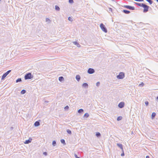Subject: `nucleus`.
Wrapping results in <instances>:
<instances>
[{
    "mask_svg": "<svg viewBox=\"0 0 158 158\" xmlns=\"http://www.w3.org/2000/svg\"><path fill=\"white\" fill-rule=\"evenodd\" d=\"M142 7L144 8L143 12L144 13H146L148 11L149 6L144 4H142Z\"/></svg>",
    "mask_w": 158,
    "mask_h": 158,
    "instance_id": "1",
    "label": "nucleus"
},
{
    "mask_svg": "<svg viewBox=\"0 0 158 158\" xmlns=\"http://www.w3.org/2000/svg\"><path fill=\"white\" fill-rule=\"evenodd\" d=\"M33 77V76L31 73H28L26 74L24 77L25 80L31 79Z\"/></svg>",
    "mask_w": 158,
    "mask_h": 158,
    "instance_id": "2",
    "label": "nucleus"
},
{
    "mask_svg": "<svg viewBox=\"0 0 158 158\" xmlns=\"http://www.w3.org/2000/svg\"><path fill=\"white\" fill-rule=\"evenodd\" d=\"M100 27L103 31L105 33L107 32V29L105 25L103 23H102L100 24Z\"/></svg>",
    "mask_w": 158,
    "mask_h": 158,
    "instance_id": "3",
    "label": "nucleus"
},
{
    "mask_svg": "<svg viewBox=\"0 0 158 158\" xmlns=\"http://www.w3.org/2000/svg\"><path fill=\"white\" fill-rule=\"evenodd\" d=\"M124 73L123 72H120L118 75L117 76V77L119 79H122L124 78Z\"/></svg>",
    "mask_w": 158,
    "mask_h": 158,
    "instance_id": "4",
    "label": "nucleus"
},
{
    "mask_svg": "<svg viewBox=\"0 0 158 158\" xmlns=\"http://www.w3.org/2000/svg\"><path fill=\"white\" fill-rule=\"evenodd\" d=\"M11 70H9L6 73L3 74L2 77L1 79L3 80L10 73Z\"/></svg>",
    "mask_w": 158,
    "mask_h": 158,
    "instance_id": "5",
    "label": "nucleus"
},
{
    "mask_svg": "<svg viewBox=\"0 0 158 158\" xmlns=\"http://www.w3.org/2000/svg\"><path fill=\"white\" fill-rule=\"evenodd\" d=\"M87 72L89 74H92L95 72V70L93 69L90 68L88 69Z\"/></svg>",
    "mask_w": 158,
    "mask_h": 158,
    "instance_id": "6",
    "label": "nucleus"
},
{
    "mask_svg": "<svg viewBox=\"0 0 158 158\" xmlns=\"http://www.w3.org/2000/svg\"><path fill=\"white\" fill-rule=\"evenodd\" d=\"M125 8L129 9V10H135V8L133 6H131L128 5H125L124 6Z\"/></svg>",
    "mask_w": 158,
    "mask_h": 158,
    "instance_id": "7",
    "label": "nucleus"
},
{
    "mask_svg": "<svg viewBox=\"0 0 158 158\" xmlns=\"http://www.w3.org/2000/svg\"><path fill=\"white\" fill-rule=\"evenodd\" d=\"M125 105L124 102H121L120 103H119L118 105V106L120 108H123L124 106Z\"/></svg>",
    "mask_w": 158,
    "mask_h": 158,
    "instance_id": "8",
    "label": "nucleus"
},
{
    "mask_svg": "<svg viewBox=\"0 0 158 158\" xmlns=\"http://www.w3.org/2000/svg\"><path fill=\"white\" fill-rule=\"evenodd\" d=\"M32 140V139L29 138L28 140H26L25 142H24L25 144H28L30 143Z\"/></svg>",
    "mask_w": 158,
    "mask_h": 158,
    "instance_id": "9",
    "label": "nucleus"
},
{
    "mask_svg": "<svg viewBox=\"0 0 158 158\" xmlns=\"http://www.w3.org/2000/svg\"><path fill=\"white\" fill-rule=\"evenodd\" d=\"M82 86L85 88H87L88 87V85L86 83H84L82 84Z\"/></svg>",
    "mask_w": 158,
    "mask_h": 158,
    "instance_id": "10",
    "label": "nucleus"
},
{
    "mask_svg": "<svg viewBox=\"0 0 158 158\" xmlns=\"http://www.w3.org/2000/svg\"><path fill=\"white\" fill-rule=\"evenodd\" d=\"M117 145L118 146L119 148H120L122 150L123 152V145L121 144L120 143H117Z\"/></svg>",
    "mask_w": 158,
    "mask_h": 158,
    "instance_id": "11",
    "label": "nucleus"
},
{
    "mask_svg": "<svg viewBox=\"0 0 158 158\" xmlns=\"http://www.w3.org/2000/svg\"><path fill=\"white\" fill-rule=\"evenodd\" d=\"M73 44L75 45H76L77 46V47H81L80 44L77 42L75 41L73 42Z\"/></svg>",
    "mask_w": 158,
    "mask_h": 158,
    "instance_id": "12",
    "label": "nucleus"
},
{
    "mask_svg": "<svg viewBox=\"0 0 158 158\" xmlns=\"http://www.w3.org/2000/svg\"><path fill=\"white\" fill-rule=\"evenodd\" d=\"M40 125V122L38 121H36L34 123V125L35 127L38 126Z\"/></svg>",
    "mask_w": 158,
    "mask_h": 158,
    "instance_id": "13",
    "label": "nucleus"
},
{
    "mask_svg": "<svg viewBox=\"0 0 158 158\" xmlns=\"http://www.w3.org/2000/svg\"><path fill=\"white\" fill-rule=\"evenodd\" d=\"M80 77L79 75H77L76 76V79L77 81H80Z\"/></svg>",
    "mask_w": 158,
    "mask_h": 158,
    "instance_id": "14",
    "label": "nucleus"
},
{
    "mask_svg": "<svg viewBox=\"0 0 158 158\" xmlns=\"http://www.w3.org/2000/svg\"><path fill=\"white\" fill-rule=\"evenodd\" d=\"M123 12L126 14H128L130 13V11L126 10H124Z\"/></svg>",
    "mask_w": 158,
    "mask_h": 158,
    "instance_id": "15",
    "label": "nucleus"
},
{
    "mask_svg": "<svg viewBox=\"0 0 158 158\" xmlns=\"http://www.w3.org/2000/svg\"><path fill=\"white\" fill-rule=\"evenodd\" d=\"M89 116V114L88 113H86L85 114L84 117L87 118Z\"/></svg>",
    "mask_w": 158,
    "mask_h": 158,
    "instance_id": "16",
    "label": "nucleus"
},
{
    "mask_svg": "<svg viewBox=\"0 0 158 158\" xmlns=\"http://www.w3.org/2000/svg\"><path fill=\"white\" fill-rule=\"evenodd\" d=\"M64 80V78L63 77H60L59 78V80L60 81H62Z\"/></svg>",
    "mask_w": 158,
    "mask_h": 158,
    "instance_id": "17",
    "label": "nucleus"
},
{
    "mask_svg": "<svg viewBox=\"0 0 158 158\" xmlns=\"http://www.w3.org/2000/svg\"><path fill=\"white\" fill-rule=\"evenodd\" d=\"M60 142L61 143L63 144L64 145H65L66 143L65 142V141L64 139H61L60 140Z\"/></svg>",
    "mask_w": 158,
    "mask_h": 158,
    "instance_id": "18",
    "label": "nucleus"
},
{
    "mask_svg": "<svg viewBox=\"0 0 158 158\" xmlns=\"http://www.w3.org/2000/svg\"><path fill=\"white\" fill-rule=\"evenodd\" d=\"M83 111H84V110L82 109H80L78 110V112L79 113H82L83 112Z\"/></svg>",
    "mask_w": 158,
    "mask_h": 158,
    "instance_id": "19",
    "label": "nucleus"
},
{
    "mask_svg": "<svg viewBox=\"0 0 158 158\" xmlns=\"http://www.w3.org/2000/svg\"><path fill=\"white\" fill-rule=\"evenodd\" d=\"M156 114L155 112H153L152 114V118L153 119L155 116Z\"/></svg>",
    "mask_w": 158,
    "mask_h": 158,
    "instance_id": "20",
    "label": "nucleus"
},
{
    "mask_svg": "<svg viewBox=\"0 0 158 158\" xmlns=\"http://www.w3.org/2000/svg\"><path fill=\"white\" fill-rule=\"evenodd\" d=\"M96 136L97 137H99L101 136V134L99 132H97L95 134Z\"/></svg>",
    "mask_w": 158,
    "mask_h": 158,
    "instance_id": "21",
    "label": "nucleus"
},
{
    "mask_svg": "<svg viewBox=\"0 0 158 158\" xmlns=\"http://www.w3.org/2000/svg\"><path fill=\"white\" fill-rule=\"evenodd\" d=\"M46 21L48 23H50L51 22V20L49 19L48 18L46 19Z\"/></svg>",
    "mask_w": 158,
    "mask_h": 158,
    "instance_id": "22",
    "label": "nucleus"
},
{
    "mask_svg": "<svg viewBox=\"0 0 158 158\" xmlns=\"http://www.w3.org/2000/svg\"><path fill=\"white\" fill-rule=\"evenodd\" d=\"M135 3L136 5H137L138 6H141L142 7V5L144 4V3H137V2H135Z\"/></svg>",
    "mask_w": 158,
    "mask_h": 158,
    "instance_id": "23",
    "label": "nucleus"
},
{
    "mask_svg": "<svg viewBox=\"0 0 158 158\" xmlns=\"http://www.w3.org/2000/svg\"><path fill=\"white\" fill-rule=\"evenodd\" d=\"M55 9L57 11H59L60 10V8L57 5L55 6Z\"/></svg>",
    "mask_w": 158,
    "mask_h": 158,
    "instance_id": "24",
    "label": "nucleus"
},
{
    "mask_svg": "<svg viewBox=\"0 0 158 158\" xmlns=\"http://www.w3.org/2000/svg\"><path fill=\"white\" fill-rule=\"evenodd\" d=\"M52 145L54 146H55L56 145V142L55 140L53 141L52 143Z\"/></svg>",
    "mask_w": 158,
    "mask_h": 158,
    "instance_id": "25",
    "label": "nucleus"
},
{
    "mask_svg": "<svg viewBox=\"0 0 158 158\" xmlns=\"http://www.w3.org/2000/svg\"><path fill=\"white\" fill-rule=\"evenodd\" d=\"M26 92V91L24 89H23L21 91V93L22 94H24Z\"/></svg>",
    "mask_w": 158,
    "mask_h": 158,
    "instance_id": "26",
    "label": "nucleus"
},
{
    "mask_svg": "<svg viewBox=\"0 0 158 158\" xmlns=\"http://www.w3.org/2000/svg\"><path fill=\"white\" fill-rule=\"evenodd\" d=\"M22 81V79L21 78H19L16 80V82L17 83Z\"/></svg>",
    "mask_w": 158,
    "mask_h": 158,
    "instance_id": "27",
    "label": "nucleus"
},
{
    "mask_svg": "<svg viewBox=\"0 0 158 158\" xmlns=\"http://www.w3.org/2000/svg\"><path fill=\"white\" fill-rule=\"evenodd\" d=\"M146 1L148 2L150 4H151L152 2L153 1L152 0H146Z\"/></svg>",
    "mask_w": 158,
    "mask_h": 158,
    "instance_id": "28",
    "label": "nucleus"
},
{
    "mask_svg": "<svg viewBox=\"0 0 158 158\" xmlns=\"http://www.w3.org/2000/svg\"><path fill=\"white\" fill-rule=\"evenodd\" d=\"M122 118V117L121 116L118 117L117 118V120L118 121L120 120Z\"/></svg>",
    "mask_w": 158,
    "mask_h": 158,
    "instance_id": "29",
    "label": "nucleus"
},
{
    "mask_svg": "<svg viewBox=\"0 0 158 158\" xmlns=\"http://www.w3.org/2000/svg\"><path fill=\"white\" fill-rule=\"evenodd\" d=\"M67 133L68 134H71V131L70 130H69V129L67 130Z\"/></svg>",
    "mask_w": 158,
    "mask_h": 158,
    "instance_id": "30",
    "label": "nucleus"
},
{
    "mask_svg": "<svg viewBox=\"0 0 158 158\" xmlns=\"http://www.w3.org/2000/svg\"><path fill=\"white\" fill-rule=\"evenodd\" d=\"M100 83L99 82H98L96 84V85L98 87L100 85Z\"/></svg>",
    "mask_w": 158,
    "mask_h": 158,
    "instance_id": "31",
    "label": "nucleus"
},
{
    "mask_svg": "<svg viewBox=\"0 0 158 158\" xmlns=\"http://www.w3.org/2000/svg\"><path fill=\"white\" fill-rule=\"evenodd\" d=\"M73 0H69V2L70 3H73Z\"/></svg>",
    "mask_w": 158,
    "mask_h": 158,
    "instance_id": "32",
    "label": "nucleus"
},
{
    "mask_svg": "<svg viewBox=\"0 0 158 158\" xmlns=\"http://www.w3.org/2000/svg\"><path fill=\"white\" fill-rule=\"evenodd\" d=\"M68 20L69 21H72V20H73L70 17H69L68 18Z\"/></svg>",
    "mask_w": 158,
    "mask_h": 158,
    "instance_id": "33",
    "label": "nucleus"
},
{
    "mask_svg": "<svg viewBox=\"0 0 158 158\" xmlns=\"http://www.w3.org/2000/svg\"><path fill=\"white\" fill-rule=\"evenodd\" d=\"M69 108V107L68 106H66L65 107H64V109L65 110H66V109H68Z\"/></svg>",
    "mask_w": 158,
    "mask_h": 158,
    "instance_id": "34",
    "label": "nucleus"
},
{
    "mask_svg": "<svg viewBox=\"0 0 158 158\" xmlns=\"http://www.w3.org/2000/svg\"><path fill=\"white\" fill-rule=\"evenodd\" d=\"M148 101H146L145 102V104L146 106H148Z\"/></svg>",
    "mask_w": 158,
    "mask_h": 158,
    "instance_id": "35",
    "label": "nucleus"
},
{
    "mask_svg": "<svg viewBox=\"0 0 158 158\" xmlns=\"http://www.w3.org/2000/svg\"><path fill=\"white\" fill-rule=\"evenodd\" d=\"M43 154L45 156H47V153L46 152H44L43 153Z\"/></svg>",
    "mask_w": 158,
    "mask_h": 158,
    "instance_id": "36",
    "label": "nucleus"
},
{
    "mask_svg": "<svg viewBox=\"0 0 158 158\" xmlns=\"http://www.w3.org/2000/svg\"><path fill=\"white\" fill-rule=\"evenodd\" d=\"M123 153L121 155V156H124V153L123 151Z\"/></svg>",
    "mask_w": 158,
    "mask_h": 158,
    "instance_id": "37",
    "label": "nucleus"
},
{
    "mask_svg": "<svg viewBox=\"0 0 158 158\" xmlns=\"http://www.w3.org/2000/svg\"><path fill=\"white\" fill-rule=\"evenodd\" d=\"M142 85V86H143V85H144V84H143V82H142V83H141V84H140L139 85Z\"/></svg>",
    "mask_w": 158,
    "mask_h": 158,
    "instance_id": "38",
    "label": "nucleus"
},
{
    "mask_svg": "<svg viewBox=\"0 0 158 158\" xmlns=\"http://www.w3.org/2000/svg\"><path fill=\"white\" fill-rule=\"evenodd\" d=\"M109 10L110 11H112V9H111V8H110L109 9Z\"/></svg>",
    "mask_w": 158,
    "mask_h": 158,
    "instance_id": "39",
    "label": "nucleus"
},
{
    "mask_svg": "<svg viewBox=\"0 0 158 158\" xmlns=\"http://www.w3.org/2000/svg\"><path fill=\"white\" fill-rule=\"evenodd\" d=\"M10 129L11 130H12L13 129V127H11L10 128Z\"/></svg>",
    "mask_w": 158,
    "mask_h": 158,
    "instance_id": "40",
    "label": "nucleus"
},
{
    "mask_svg": "<svg viewBox=\"0 0 158 158\" xmlns=\"http://www.w3.org/2000/svg\"><path fill=\"white\" fill-rule=\"evenodd\" d=\"M146 158H149V156H146Z\"/></svg>",
    "mask_w": 158,
    "mask_h": 158,
    "instance_id": "41",
    "label": "nucleus"
},
{
    "mask_svg": "<svg viewBox=\"0 0 158 158\" xmlns=\"http://www.w3.org/2000/svg\"><path fill=\"white\" fill-rule=\"evenodd\" d=\"M75 156L76 157V158H77V155L76 154H75Z\"/></svg>",
    "mask_w": 158,
    "mask_h": 158,
    "instance_id": "42",
    "label": "nucleus"
},
{
    "mask_svg": "<svg viewBox=\"0 0 158 158\" xmlns=\"http://www.w3.org/2000/svg\"><path fill=\"white\" fill-rule=\"evenodd\" d=\"M45 102H47V103L48 102V101H45Z\"/></svg>",
    "mask_w": 158,
    "mask_h": 158,
    "instance_id": "43",
    "label": "nucleus"
},
{
    "mask_svg": "<svg viewBox=\"0 0 158 158\" xmlns=\"http://www.w3.org/2000/svg\"><path fill=\"white\" fill-rule=\"evenodd\" d=\"M156 99L158 100V96L156 97Z\"/></svg>",
    "mask_w": 158,
    "mask_h": 158,
    "instance_id": "44",
    "label": "nucleus"
}]
</instances>
